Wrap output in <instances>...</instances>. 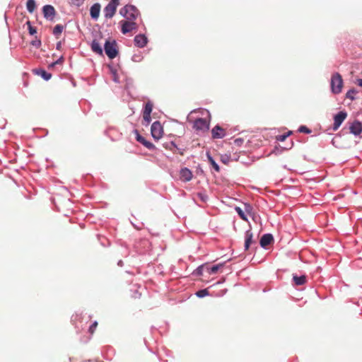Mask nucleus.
<instances>
[{"mask_svg": "<svg viewBox=\"0 0 362 362\" xmlns=\"http://www.w3.org/2000/svg\"><path fill=\"white\" fill-rule=\"evenodd\" d=\"M31 44L36 47H39L41 45V41L40 40H33Z\"/></svg>", "mask_w": 362, "mask_h": 362, "instance_id": "c9c22d12", "label": "nucleus"}, {"mask_svg": "<svg viewBox=\"0 0 362 362\" xmlns=\"http://www.w3.org/2000/svg\"><path fill=\"white\" fill-rule=\"evenodd\" d=\"M298 131L300 132H302V133H305V134H310L311 132V130L309 129L307 127L305 126H300L298 129Z\"/></svg>", "mask_w": 362, "mask_h": 362, "instance_id": "7c9ffc66", "label": "nucleus"}, {"mask_svg": "<svg viewBox=\"0 0 362 362\" xmlns=\"http://www.w3.org/2000/svg\"><path fill=\"white\" fill-rule=\"evenodd\" d=\"M356 93H357V91L355 89H351L346 93V96L347 98H349L350 100H354V95Z\"/></svg>", "mask_w": 362, "mask_h": 362, "instance_id": "bb28decb", "label": "nucleus"}, {"mask_svg": "<svg viewBox=\"0 0 362 362\" xmlns=\"http://www.w3.org/2000/svg\"><path fill=\"white\" fill-rule=\"evenodd\" d=\"M209 291H207V289H202V290H199L198 291L197 293H196V296L199 298H204L205 296H209Z\"/></svg>", "mask_w": 362, "mask_h": 362, "instance_id": "a878e982", "label": "nucleus"}, {"mask_svg": "<svg viewBox=\"0 0 362 362\" xmlns=\"http://www.w3.org/2000/svg\"><path fill=\"white\" fill-rule=\"evenodd\" d=\"M105 52L110 59H114L117 55V50L116 49L117 45L115 40H106L104 46Z\"/></svg>", "mask_w": 362, "mask_h": 362, "instance_id": "20e7f679", "label": "nucleus"}, {"mask_svg": "<svg viewBox=\"0 0 362 362\" xmlns=\"http://www.w3.org/2000/svg\"><path fill=\"white\" fill-rule=\"evenodd\" d=\"M97 325L98 322L96 321H95L91 325H90L88 330L91 334L94 332Z\"/></svg>", "mask_w": 362, "mask_h": 362, "instance_id": "473e14b6", "label": "nucleus"}, {"mask_svg": "<svg viewBox=\"0 0 362 362\" xmlns=\"http://www.w3.org/2000/svg\"><path fill=\"white\" fill-rule=\"evenodd\" d=\"M210 120L206 118H198L194 121L193 128L197 131L205 132L209 129Z\"/></svg>", "mask_w": 362, "mask_h": 362, "instance_id": "39448f33", "label": "nucleus"}, {"mask_svg": "<svg viewBox=\"0 0 362 362\" xmlns=\"http://www.w3.org/2000/svg\"><path fill=\"white\" fill-rule=\"evenodd\" d=\"M291 134V132H288L287 134L279 135L276 136V139L280 141H284L290 134Z\"/></svg>", "mask_w": 362, "mask_h": 362, "instance_id": "c85d7f7f", "label": "nucleus"}, {"mask_svg": "<svg viewBox=\"0 0 362 362\" xmlns=\"http://www.w3.org/2000/svg\"><path fill=\"white\" fill-rule=\"evenodd\" d=\"M221 160L223 161V163L228 164L230 160L224 159V160Z\"/></svg>", "mask_w": 362, "mask_h": 362, "instance_id": "ea45409f", "label": "nucleus"}, {"mask_svg": "<svg viewBox=\"0 0 362 362\" xmlns=\"http://www.w3.org/2000/svg\"><path fill=\"white\" fill-rule=\"evenodd\" d=\"M91 49L94 52H95L100 55L103 54V49L100 46V44L95 40H94L92 42Z\"/></svg>", "mask_w": 362, "mask_h": 362, "instance_id": "6ab92c4d", "label": "nucleus"}, {"mask_svg": "<svg viewBox=\"0 0 362 362\" xmlns=\"http://www.w3.org/2000/svg\"><path fill=\"white\" fill-rule=\"evenodd\" d=\"M119 13L123 16L126 20L134 21L139 15V10L132 5H127L121 8Z\"/></svg>", "mask_w": 362, "mask_h": 362, "instance_id": "f257e3e1", "label": "nucleus"}, {"mask_svg": "<svg viewBox=\"0 0 362 362\" xmlns=\"http://www.w3.org/2000/svg\"><path fill=\"white\" fill-rule=\"evenodd\" d=\"M63 30H64V26L60 24H58L54 26V28L53 29V34L55 36H57V37H58V36L62 34V33L63 32Z\"/></svg>", "mask_w": 362, "mask_h": 362, "instance_id": "4be33fe9", "label": "nucleus"}, {"mask_svg": "<svg viewBox=\"0 0 362 362\" xmlns=\"http://www.w3.org/2000/svg\"><path fill=\"white\" fill-rule=\"evenodd\" d=\"M63 62V57H62L60 59H59L57 61L52 64V66H54L57 64H62Z\"/></svg>", "mask_w": 362, "mask_h": 362, "instance_id": "e433bc0d", "label": "nucleus"}, {"mask_svg": "<svg viewBox=\"0 0 362 362\" xmlns=\"http://www.w3.org/2000/svg\"><path fill=\"white\" fill-rule=\"evenodd\" d=\"M357 84H358L359 86L362 87V79H358V80H357Z\"/></svg>", "mask_w": 362, "mask_h": 362, "instance_id": "58836bf2", "label": "nucleus"}, {"mask_svg": "<svg viewBox=\"0 0 362 362\" xmlns=\"http://www.w3.org/2000/svg\"><path fill=\"white\" fill-rule=\"evenodd\" d=\"M350 132L354 135H359L362 132V124L359 121H354L350 126Z\"/></svg>", "mask_w": 362, "mask_h": 362, "instance_id": "ddd939ff", "label": "nucleus"}, {"mask_svg": "<svg viewBox=\"0 0 362 362\" xmlns=\"http://www.w3.org/2000/svg\"><path fill=\"white\" fill-rule=\"evenodd\" d=\"M136 140L140 142L141 144H142L144 146H146V148L151 149L153 147V145L146 140V139L144 137H143L142 136H141L139 132L137 131H136Z\"/></svg>", "mask_w": 362, "mask_h": 362, "instance_id": "a211bd4d", "label": "nucleus"}, {"mask_svg": "<svg viewBox=\"0 0 362 362\" xmlns=\"http://www.w3.org/2000/svg\"><path fill=\"white\" fill-rule=\"evenodd\" d=\"M244 142V139L242 138H238L234 140V144L237 146H240Z\"/></svg>", "mask_w": 362, "mask_h": 362, "instance_id": "2f4dec72", "label": "nucleus"}, {"mask_svg": "<svg viewBox=\"0 0 362 362\" xmlns=\"http://www.w3.org/2000/svg\"><path fill=\"white\" fill-rule=\"evenodd\" d=\"M134 41L136 46L144 47L146 45L148 40L144 35L140 34L135 36Z\"/></svg>", "mask_w": 362, "mask_h": 362, "instance_id": "f8f14e48", "label": "nucleus"}, {"mask_svg": "<svg viewBox=\"0 0 362 362\" xmlns=\"http://www.w3.org/2000/svg\"><path fill=\"white\" fill-rule=\"evenodd\" d=\"M122 264H123V263H122V260H119V261L118 262V265H119V266H122Z\"/></svg>", "mask_w": 362, "mask_h": 362, "instance_id": "79ce46f5", "label": "nucleus"}, {"mask_svg": "<svg viewBox=\"0 0 362 362\" xmlns=\"http://www.w3.org/2000/svg\"><path fill=\"white\" fill-rule=\"evenodd\" d=\"M26 7L27 10L32 13L36 8L35 1L34 0H28Z\"/></svg>", "mask_w": 362, "mask_h": 362, "instance_id": "412c9836", "label": "nucleus"}, {"mask_svg": "<svg viewBox=\"0 0 362 362\" xmlns=\"http://www.w3.org/2000/svg\"><path fill=\"white\" fill-rule=\"evenodd\" d=\"M36 73L37 74L40 75L46 81L49 80L52 76L51 74L47 73L46 71L42 70V69H40V70L37 71Z\"/></svg>", "mask_w": 362, "mask_h": 362, "instance_id": "393cba45", "label": "nucleus"}, {"mask_svg": "<svg viewBox=\"0 0 362 362\" xmlns=\"http://www.w3.org/2000/svg\"><path fill=\"white\" fill-rule=\"evenodd\" d=\"M199 269H200V268H197V270H199V271H198V273H200V272H201V270H199Z\"/></svg>", "mask_w": 362, "mask_h": 362, "instance_id": "a18cd8bd", "label": "nucleus"}, {"mask_svg": "<svg viewBox=\"0 0 362 362\" xmlns=\"http://www.w3.org/2000/svg\"><path fill=\"white\" fill-rule=\"evenodd\" d=\"M100 11V5L98 3L94 4L90 10V14L92 18L97 19L99 17Z\"/></svg>", "mask_w": 362, "mask_h": 362, "instance_id": "dca6fc26", "label": "nucleus"}, {"mask_svg": "<svg viewBox=\"0 0 362 362\" xmlns=\"http://www.w3.org/2000/svg\"><path fill=\"white\" fill-rule=\"evenodd\" d=\"M180 179L184 182H188L192 180V173L188 168H182L180 172Z\"/></svg>", "mask_w": 362, "mask_h": 362, "instance_id": "4468645a", "label": "nucleus"}, {"mask_svg": "<svg viewBox=\"0 0 362 362\" xmlns=\"http://www.w3.org/2000/svg\"><path fill=\"white\" fill-rule=\"evenodd\" d=\"M343 87V79L339 73H335L331 78V89L334 94H339L341 92Z\"/></svg>", "mask_w": 362, "mask_h": 362, "instance_id": "f03ea898", "label": "nucleus"}, {"mask_svg": "<svg viewBox=\"0 0 362 362\" xmlns=\"http://www.w3.org/2000/svg\"><path fill=\"white\" fill-rule=\"evenodd\" d=\"M60 48H61V42H58V43L57 44V49H59Z\"/></svg>", "mask_w": 362, "mask_h": 362, "instance_id": "a19ab883", "label": "nucleus"}, {"mask_svg": "<svg viewBox=\"0 0 362 362\" xmlns=\"http://www.w3.org/2000/svg\"><path fill=\"white\" fill-rule=\"evenodd\" d=\"M151 135L156 139L158 140L163 136V129L160 122H154L151 128Z\"/></svg>", "mask_w": 362, "mask_h": 362, "instance_id": "0eeeda50", "label": "nucleus"}, {"mask_svg": "<svg viewBox=\"0 0 362 362\" xmlns=\"http://www.w3.org/2000/svg\"><path fill=\"white\" fill-rule=\"evenodd\" d=\"M199 196L200 197V198L202 199V200L203 201H206V197L204 196V195H202V194H199Z\"/></svg>", "mask_w": 362, "mask_h": 362, "instance_id": "4c0bfd02", "label": "nucleus"}, {"mask_svg": "<svg viewBox=\"0 0 362 362\" xmlns=\"http://www.w3.org/2000/svg\"><path fill=\"white\" fill-rule=\"evenodd\" d=\"M235 211L238 213V214L240 216V217L244 220V221H247V218L245 215V210L243 211L240 207L239 206H235Z\"/></svg>", "mask_w": 362, "mask_h": 362, "instance_id": "5701e85b", "label": "nucleus"}, {"mask_svg": "<svg viewBox=\"0 0 362 362\" xmlns=\"http://www.w3.org/2000/svg\"><path fill=\"white\" fill-rule=\"evenodd\" d=\"M152 110L153 104L151 102H147L145 105V108L143 112V119L147 124H149L151 120V114Z\"/></svg>", "mask_w": 362, "mask_h": 362, "instance_id": "9d476101", "label": "nucleus"}, {"mask_svg": "<svg viewBox=\"0 0 362 362\" xmlns=\"http://www.w3.org/2000/svg\"><path fill=\"white\" fill-rule=\"evenodd\" d=\"M253 234L251 230H247L245 234V250H247L253 241Z\"/></svg>", "mask_w": 362, "mask_h": 362, "instance_id": "2eb2a0df", "label": "nucleus"}, {"mask_svg": "<svg viewBox=\"0 0 362 362\" xmlns=\"http://www.w3.org/2000/svg\"><path fill=\"white\" fill-rule=\"evenodd\" d=\"M244 206H245L244 210H245V213H247L248 214L252 213V207L250 204L245 203Z\"/></svg>", "mask_w": 362, "mask_h": 362, "instance_id": "c756f323", "label": "nucleus"}, {"mask_svg": "<svg viewBox=\"0 0 362 362\" xmlns=\"http://www.w3.org/2000/svg\"><path fill=\"white\" fill-rule=\"evenodd\" d=\"M199 269H200V268H197V270H199V271H198V273H200V272H201V270H199Z\"/></svg>", "mask_w": 362, "mask_h": 362, "instance_id": "c03bdc74", "label": "nucleus"}, {"mask_svg": "<svg viewBox=\"0 0 362 362\" xmlns=\"http://www.w3.org/2000/svg\"><path fill=\"white\" fill-rule=\"evenodd\" d=\"M119 5V0H110L109 4L104 8L103 13L106 18H112Z\"/></svg>", "mask_w": 362, "mask_h": 362, "instance_id": "7ed1b4c3", "label": "nucleus"}, {"mask_svg": "<svg viewBox=\"0 0 362 362\" xmlns=\"http://www.w3.org/2000/svg\"><path fill=\"white\" fill-rule=\"evenodd\" d=\"M293 280L296 286H301L306 283V276L305 275H302L300 276H298L297 275H293Z\"/></svg>", "mask_w": 362, "mask_h": 362, "instance_id": "aec40b11", "label": "nucleus"}, {"mask_svg": "<svg viewBox=\"0 0 362 362\" xmlns=\"http://www.w3.org/2000/svg\"><path fill=\"white\" fill-rule=\"evenodd\" d=\"M273 240V236L272 234L267 233L262 236L260 239V245L262 247H265L266 246L269 245L272 241Z\"/></svg>", "mask_w": 362, "mask_h": 362, "instance_id": "f3484780", "label": "nucleus"}, {"mask_svg": "<svg viewBox=\"0 0 362 362\" xmlns=\"http://www.w3.org/2000/svg\"><path fill=\"white\" fill-rule=\"evenodd\" d=\"M121 25V31L123 34H127L131 31L136 30L138 25L136 23L131 21H121L119 22Z\"/></svg>", "mask_w": 362, "mask_h": 362, "instance_id": "423d86ee", "label": "nucleus"}, {"mask_svg": "<svg viewBox=\"0 0 362 362\" xmlns=\"http://www.w3.org/2000/svg\"><path fill=\"white\" fill-rule=\"evenodd\" d=\"M347 114L346 112L341 111L338 114H337L334 117V130H337L341 123L346 118Z\"/></svg>", "mask_w": 362, "mask_h": 362, "instance_id": "6e6552de", "label": "nucleus"}, {"mask_svg": "<svg viewBox=\"0 0 362 362\" xmlns=\"http://www.w3.org/2000/svg\"><path fill=\"white\" fill-rule=\"evenodd\" d=\"M226 130L219 125H216L211 129V136L214 139H222L226 136Z\"/></svg>", "mask_w": 362, "mask_h": 362, "instance_id": "1a4fd4ad", "label": "nucleus"}, {"mask_svg": "<svg viewBox=\"0 0 362 362\" xmlns=\"http://www.w3.org/2000/svg\"><path fill=\"white\" fill-rule=\"evenodd\" d=\"M28 28H29V33L30 35H32L35 34L36 33V29L31 26V25H30L29 21L28 22Z\"/></svg>", "mask_w": 362, "mask_h": 362, "instance_id": "72a5a7b5", "label": "nucleus"}, {"mask_svg": "<svg viewBox=\"0 0 362 362\" xmlns=\"http://www.w3.org/2000/svg\"><path fill=\"white\" fill-rule=\"evenodd\" d=\"M71 3L77 6H81L85 0H71Z\"/></svg>", "mask_w": 362, "mask_h": 362, "instance_id": "f704fd0d", "label": "nucleus"}, {"mask_svg": "<svg viewBox=\"0 0 362 362\" xmlns=\"http://www.w3.org/2000/svg\"><path fill=\"white\" fill-rule=\"evenodd\" d=\"M223 266V264L213 265L212 267L208 268V272L210 274H216Z\"/></svg>", "mask_w": 362, "mask_h": 362, "instance_id": "b1692460", "label": "nucleus"}, {"mask_svg": "<svg viewBox=\"0 0 362 362\" xmlns=\"http://www.w3.org/2000/svg\"><path fill=\"white\" fill-rule=\"evenodd\" d=\"M199 269H200V268H197V270H199V271H198V273H200V272H201V270H199Z\"/></svg>", "mask_w": 362, "mask_h": 362, "instance_id": "37998d69", "label": "nucleus"}, {"mask_svg": "<svg viewBox=\"0 0 362 362\" xmlns=\"http://www.w3.org/2000/svg\"><path fill=\"white\" fill-rule=\"evenodd\" d=\"M209 162L210 165H211L212 168L216 172H219V166L215 162V160H209Z\"/></svg>", "mask_w": 362, "mask_h": 362, "instance_id": "cd10ccee", "label": "nucleus"}, {"mask_svg": "<svg viewBox=\"0 0 362 362\" xmlns=\"http://www.w3.org/2000/svg\"><path fill=\"white\" fill-rule=\"evenodd\" d=\"M44 16L52 20L55 16V9L51 5H46L42 8Z\"/></svg>", "mask_w": 362, "mask_h": 362, "instance_id": "9b49d317", "label": "nucleus"}]
</instances>
